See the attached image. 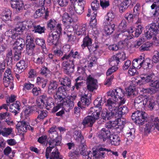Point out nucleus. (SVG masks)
I'll use <instances>...</instances> for the list:
<instances>
[{"mask_svg":"<svg viewBox=\"0 0 159 159\" xmlns=\"http://www.w3.org/2000/svg\"><path fill=\"white\" fill-rule=\"evenodd\" d=\"M81 58L80 52L78 51L74 52L72 50L68 55L65 54L61 58L64 61L62 66L64 73L67 75H70L74 71L75 62Z\"/></svg>","mask_w":159,"mask_h":159,"instance_id":"nucleus-1","label":"nucleus"},{"mask_svg":"<svg viewBox=\"0 0 159 159\" xmlns=\"http://www.w3.org/2000/svg\"><path fill=\"white\" fill-rule=\"evenodd\" d=\"M110 107V129L111 128H117V125H120L119 123L121 119H119L120 115H124L128 113V110L125 106H122L119 107V104L115 102Z\"/></svg>","mask_w":159,"mask_h":159,"instance_id":"nucleus-2","label":"nucleus"},{"mask_svg":"<svg viewBox=\"0 0 159 159\" xmlns=\"http://www.w3.org/2000/svg\"><path fill=\"white\" fill-rule=\"evenodd\" d=\"M110 92V107H111V104L115 102L118 103L117 102L118 98L120 99V103L121 104L125 103V100L124 98L125 95L124 90L120 88H117Z\"/></svg>","mask_w":159,"mask_h":159,"instance_id":"nucleus-3","label":"nucleus"},{"mask_svg":"<svg viewBox=\"0 0 159 159\" xmlns=\"http://www.w3.org/2000/svg\"><path fill=\"white\" fill-rule=\"evenodd\" d=\"M131 118L136 124L143 125L148 120V116L145 111L137 110L133 112Z\"/></svg>","mask_w":159,"mask_h":159,"instance_id":"nucleus-4","label":"nucleus"},{"mask_svg":"<svg viewBox=\"0 0 159 159\" xmlns=\"http://www.w3.org/2000/svg\"><path fill=\"white\" fill-rule=\"evenodd\" d=\"M102 98L101 97H98L94 101V105L95 106L94 107H91L89 109V114H91L92 117L96 121L99 119L100 115V111L102 109L101 107L98 106H101L103 104L102 102Z\"/></svg>","mask_w":159,"mask_h":159,"instance_id":"nucleus-5","label":"nucleus"},{"mask_svg":"<svg viewBox=\"0 0 159 159\" xmlns=\"http://www.w3.org/2000/svg\"><path fill=\"white\" fill-rule=\"evenodd\" d=\"M158 33H159V23L157 22L152 23L146 27L145 35L148 39H150Z\"/></svg>","mask_w":159,"mask_h":159,"instance_id":"nucleus-6","label":"nucleus"},{"mask_svg":"<svg viewBox=\"0 0 159 159\" xmlns=\"http://www.w3.org/2000/svg\"><path fill=\"white\" fill-rule=\"evenodd\" d=\"M132 0H115L113 4L116 6H118L121 13L123 12L131 5L133 6L132 3Z\"/></svg>","mask_w":159,"mask_h":159,"instance_id":"nucleus-7","label":"nucleus"},{"mask_svg":"<svg viewBox=\"0 0 159 159\" xmlns=\"http://www.w3.org/2000/svg\"><path fill=\"white\" fill-rule=\"evenodd\" d=\"M105 149V148H98L96 149L95 150L93 151V153L90 151L86 153V155L84 156L87 157V159H98L101 157H103V155L105 154V152L103 151Z\"/></svg>","mask_w":159,"mask_h":159,"instance_id":"nucleus-8","label":"nucleus"},{"mask_svg":"<svg viewBox=\"0 0 159 159\" xmlns=\"http://www.w3.org/2000/svg\"><path fill=\"white\" fill-rule=\"evenodd\" d=\"M109 123H107L105 128H103L97 134V136L101 140L105 141L107 139L109 138Z\"/></svg>","mask_w":159,"mask_h":159,"instance_id":"nucleus-9","label":"nucleus"},{"mask_svg":"<svg viewBox=\"0 0 159 159\" xmlns=\"http://www.w3.org/2000/svg\"><path fill=\"white\" fill-rule=\"evenodd\" d=\"M59 35L56 34V32L51 31L48 35L47 43L49 46L54 45L56 46L59 39Z\"/></svg>","mask_w":159,"mask_h":159,"instance_id":"nucleus-10","label":"nucleus"},{"mask_svg":"<svg viewBox=\"0 0 159 159\" xmlns=\"http://www.w3.org/2000/svg\"><path fill=\"white\" fill-rule=\"evenodd\" d=\"M3 80L4 84L6 87H8L9 85L11 86L13 84V77L10 68H8L6 70Z\"/></svg>","mask_w":159,"mask_h":159,"instance_id":"nucleus-11","label":"nucleus"},{"mask_svg":"<svg viewBox=\"0 0 159 159\" xmlns=\"http://www.w3.org/2000/svg\"><path fill=\"white\" fill-rule=\"evenodd\" d=\"M58 86V82L55 80H52L49 82L48 86V93L49 94H51L55 93L59 91L60 89H64L63 87H59L57 89Z\"/></svg>","mask_w":159,"mask_h":159,"instance_id":"nucleus-12","label":"nucleus"},{"mask_svg":"<svg viewBox=\"0 0 159 159\" xmlns=\"http://www.w3.org/2000/svg\"><path fill=\"white\" fill-rule=\"evenodd\" d=\"M87 89L90 91H93L97 89V80L92 77L91 75L87 77Z\"/></svg>","mask_w":159,"mask_h":159,"instance_id":"nucleus-13","label":"nucleus"},{"mask_svg":"<svg viewBox=\"0 0 159 159\" xmlns=\"http://www.w3.org/2000/svg\"><path fill=\"white\" fill-rule=\"evenodd\" d=\"M44 13L45 14L44 18L47 19L49 16V12L47 8L46 9L45 7H43L35 11L34 16L35 18H38L42 16Z\"/></svg>","mask_w":159,"mask_h":159,"instance_id":"nucleus-14","label":"nucleus"},{"mask_svg":"<svg viewBox=\"0 0 159 159\" xmlns=\"http://www.w3.org/2000/svg\"><path fill=\"white\" fill-rule=\"evenodd\" d=\"M140 77L143 81L149 84L155 80L156 76L153 72H150L141 75Z\"/></svg>","mask_w":159,"mask_h":159,"instance_id":"nucleus-15","label":"nucleus"},{"mask_svg":"<svg viewBox=\"0 0 159 159\" xmlns=\"http://www.w3.org/2000/svg\"><path fill=\"white\" fill-rule=\"evenodd\" d=\"M16 68L14 70V72L19 74L24 71L27 67V63L24 60H20L16 65Z\"/></svg>","mask_w":159,"mask_h":159,"instance_id":"nucleus-16","label":"nucleus"},{"mask_svg":"<svg viewBox=\"0 0 159 159\" xmlns=\"http://www.w3.org/2000/svg\"><path fill=\"white\" fill-rule=\"evenodd\" d=\"M10 111L16 115L19 113L21 110V103L20 102L16 101L10 105L9 107Z\"/></svg>","mask_w":159,"mask_h":159,"instance_id":"nucleus-17","label":"nucleus"},{"mask_svg":"<svg viewBox=\"0 0 159 159\" xmlns=\"http://www.w3.org/2000/svg\"><path fill=\"white\" fill-rule=\"evenodd\" d=\"M89 96L85 94L80 98V101L78 103V106L83 109L84 107V105H89L91 102L90 99H89Z\"/></svg>","mask_w":159,"mask_h":159,"instance_id":"nucleus-18","label":"nucleus"},{"mask_svg":"<svg viewBox=\"0 0 159 159\" xmlns=\"http://www.w3.org/2000/svg\"><path fill=\"white\" fill-rule=\"evenodd\" d=\"M84 2L83 0H79V2L73 6L75 11L79 15H81L84 12Z\"/></svg>","mask_w":159,"mask_h":159,"instance_id":"nucleus-19","label":"nucleus"},{"mask_svg":"<svg viewBox=\"0 0 159 159\" xmlns=\"http://www.w3.org/2000/svg\"><path fill=\"white\" fill-rule=\"evenodd\" d=\"M146 2H148L149 1L154 2L151 6V7L152 9H155L154 12L153 13V16H157L159 15V0H146Z\"/></svg>","mask_w":159,"mask_h":159,"instance_id":"nucleus-20","label":"nucleus"},{"mask_svg":"<svg viewBox=\"0 0 159 159\" xmlns=\"http://www.w3.org/2000/svg\"><path fill=\"white\" fill-rule=\"evenodd\" d=\"M10 2L12 7L17 11H20L23 6V2L21 0H10Z\"/></svg>","mask_w":159,"mask_h":159,"instance_id":"nucleus-21","label":"nucleus"},{"mask_svg":"<svg viewBox=\"0 0 159 159\" xmlns=\"http://www.w3.org/2000/svg\"><path fill=\"white\" fill-rule=\"evenodd\" d=\"M18 131L20 133L24 134L28 129V123L25 121H21L17 125Z\"/></svg>","mask_w":159,"mask_h":159,"instance_id":"nucleus-22","label":"nucleus"},{"mask_svg":"<svg viewBox=\"0 0 159 159\" xmlns=\"http://www.w3.org/2000/svg\"><path fill=\"white\" fill-rule=\"evenodd\" d=\"M95 121V120L92 118V115H90L84 118L82 123L85 127H91Z\"/></svg>","mask_w":159,"mask_h":159,"instance_id":"nucleus-23","label":"nucleus"},{"mask_svg":"<svg viewBox=\"0 0 159 159\" xmlns=\"http://www.w3.org/2000/svg\"><path fill=\"white\" fill-rule=\"evenodd\" d=\"M144 57V55H141L138 58L134 59L132 61V64L134 67L137 68L138 69L142 67Z\"/></svg>","mask_w":159,"mask_h":159,"instance_id":"nucleus-24","label":"nucleus"},{"mask_svg":"<svg viewBox=\"0 0 159 159\" xmlns=\"http://www.w3.org/2000/svg\"><path fill=\"white\" fill-rule=\"evenodd\" d=\"M86 23L81 24L79 28L76 30V34L79 36L86 35L87 30Z\"/></svg>","mask_w":159,"mask_h":159,"instance_id":"nucleus-25","label":"nucleus"},{"mask_svg":"<svg viewBox=\"0 0 159 159\" xmlns=\"http://www.w3.org/2000/svg\"><path fill=\"white\" fill-rule=\"evenodd\" d=\"M26 51L28 54L30 56L34 54V51L35 47V45L34 42H26Z\"/></svg>","mask_w":159,"mask_h":159,"instance_id":"nucleus-26","label":"nucleus"},{"mask_svg":"<svg viewBox=\"0 0 159 159\" xmlns=\"http://www.w3.org/2000/svg\"><path fill=\"white\" fill-rule=\"evenodd\" d=\"M74 136L75 140L79 143H82L83 144L85 140L81 132L79 130H75L74 132Z\"/></svg>","mask_w":159,"mask_h":159,"instance_id":"nucleus-27","label":"nucleus"},{"mask_svg":"<svg viewBox=\"0 0 159 159\" xmlns=\"http://www.w3.org/2000/svg\"><path fill=\"white\" fill-rule=\"evenodd\" d=\"M156 128V125H155L154 122L151 120V119L146 124L144 128V131L146 133H149L151 131L154 130Z\"/></svg>","mask_w":159,"mask_h":159,"instance_id":"nucleus-28","label":"nucleus"},{"mask_svg":"<svg viewBox=\"0 0 159 159\" xmlns=\"http://www.w3.org/2000/svg\"><path fill=\"white\" fill-rule=\"evenodd\" d=\"M143 28L140 25H138L136 26V28L134 27H131L130 29V32L132 33H134V35L136 37H138L142 33Z\"/></svg>","mask_w":159,"mask_h":159,"instance_id":"nucleus-29","label":"nucleus"},{"mask_svg":"<svg viewBox=\"0 0 159 159\" xmlns=\"http://www.w3.org/2000/svg\"><path fill=\"white\" fill-rule=\"evenodd\" d=\"M70 98V97L69 98L66 97V99L61 105L62 106H64L63 107H69L67 110H66V111H69L70 109L73 108L74 107V102L71 100V98Z\"/></svg>","mask_w":159,"mask_h":159,"instance_id":"nucleus-30","label":"nucleus"},{"mask_svg":"<svg viewBox=\"0 0 159 159\" xmlns=\"http://www.w3.org/2000/svg\"><path fill=\"white\" fill-rule=\"evenodd\" d=\"M26 22L25 21L19 22L16 25L15 28L16 32L22 33L26 29Z\"/></svg>","mask_w":159,"mask_h":159,"instance_id":"nucleus-31","label":"nucleus"},{"mask_svg":"<svg viewBox=\"0 0 159 159\" xmlns=\"http://www.w3.org/2000/svg\"><path fill=\"white\" fill-rule=\"evenodd\" d=\"M59 82L61 85L64 86L70 87L71 86V80L68 77H66L64 78H58Z\"/></svg>","mask_w":159,"mask_h":159,"instance_id":"nucleus-32","label":"nucleus"},{"mask_svg":"<svg viewBox=\"0 0 159 159\" xmlns=\"http://www.w3.org/2000/svg\"><path fill=\"white\" fill-rule=\"evenodd\" d=\"M83 43L81 44V47L83 49L85 47H89L91 46L92 43V39L88 35L84 38L83 40Z\"/></svg>","mask_w":159,"mask_h":159,"instance_id":"nucleus-33","label":"nucleus"},{"mask_svg":"<svg viewBox=\"0 0 159 159\" xmlns=\"http://www.w3.org/2000/svg\"><path fill=\"white\" fill-rule=\"evenodd\" d=\"M144 106L146 105L150 109L152 110L156 105L155 101L152 99L150 98L147 96L146 100H145Z\"/></svg>","mask_w":159,"mask_h":159,"instance_id":"nucleus-34","label":"nucleus"},{"mask_svg":"<svg viewBox=\"0 0 159 159\" xmlns=\"http://www.w3.org/2000/svg\"><path fill=\"white\" fill-rule=\"evenodd\" d=\"M82 80L83 78L81 76L78 77L75 79L74 85L72 87V90H74L75 88L78 90L82 86L84 83Z\"/></svg>","mask_w":159,"mask_h":159,"instance_id":"nucleus-35","label":"nucleus"},{"mask_svg":"<svg viewBox=\"0 0 159 159\" xmlns=\"http://www.w3.org/2000/svg\"><path fill=\"white\" fill-rule=\"evenodd\" d=\"M25 40L22 38H19L16 39L15 44L17 46V48L20 50H22L25 47Z\"/></svg>","mask_w":159,"mask_h":159,"instance_id":"nucleus-36","label":"nucleus"},{"mask_svg":"<svg viewBox=\"0 0 159 159\" xmlns=\"http://www.w3.org/2000/svg\"><path fill=\"white\" fill-rule=\"evenodd\" d=\"M120 138L116 135L110 134V142L112 145H118L120 144Z\"/></svg>","mask_w":159,"mask_h":159,"instance_id":"nucleus-37","label":"nucleus"},{"mask_svg":"<svg viewBox=\"0 0 159 159\" xmlns=\"http://www.w3.org/2000/svg\"><path fill=\"white\" fill-rule=\"evenodd\" d=\"M143 61L142 67L144 69H150L152 68V61L149 58H147L145 59L144 57Z\"/></svg>","mask_w":159,"mask_h":159,"instance_id":"nucleus-38","label":"nucleus"},{"mask_svg":"<svg viewBox=\"0 0 159 159\" xmlns=\"http://www.w3.org/2000/svg\"><path fill=\"white\" fill-rule=\"evenodd\" d=\"M147 96L141 95L136 97L134 100V103L139 104L140 105H144L145 100H146Z\"/></svg>","mask_w":159,"mask_h":159,"instance_id":"nucleus-39","label":"nucleus"},{"mask_svg":"<svg viewBox=\"0 0 159 159\" xmlns=\"http://www.w3.org/2000/svg\"><path fill=\"white\" fill-rule=\"evenodd\" d=\"M69 17H70V16H69V14L68 13H64L61 17V19L62 22L64 24H66L65 25L67 24V23H69V24L70 26H71L73 28L74 26V22L71 21L70 20L69 21H68V18ZM72 21L73 20H72Z\"/></svg>","mask_w":159,"mask_h":159,"instance_id":"nucleus-40","label":"nucleus"},{"mask_svg":"<svg viewBox=\"0 0 159 159\" xmlns=\"http://www.w3.org/2000/svg\"><path fill=\"white\" fill-rule=\"evenodd\" d=\"M127 22L125 20H122L119 25L118 27L120 31L122 32L125 31L130 32V30L127 29L126 25Z\"/></svg>","mask_w":159,"mask_h":159,"instance_id":"nucleus-41","label":"nucleus"},{"mask_svg":"<svg viewBox=\"0 0 159 159\" xmlns=\"http://www.w3.org/2000/svg\"><path fill=\"white\" fill-rule=\"evenodd\" d=\"M48 80L43 78L38 77L36 79V84L41 86L42 88L44 89L46 86Z\"/></svg>","mask_w":159,"mask_h":159,"instance_id":"nucleus-42","label":"nucleus"},{"mask_svg":"<svg viewBox=\"0 0 159 159\" xmlns=\"http://www.w3.org/2000/svg\"><path fill=\"white\" fill-rule=\"evenodd\" d=\"M47 143L50 146L53 148L59 145L61 143L60 139H50L48 138L47 139Z\"/></svg>","mask_w":159,"mask_h":159,"instance_id":"nucleus-43","label":"nucleus"},{"mask_svg":"<svg viewBox=\"0 0 159 159\" xmlns=\"http://www.w3.org/2000/svg\"><path fill=\"white\" fill-rule=\"evenodd\" d=\"M13 56L12 50H10L6 54V60L7 65L11 66L12 65Z\"/></svg>","mask_w":159,"mask_h":159,"instance_id":"nucleus-44","label":"nucleus"},{"mask_svg":"<svg viewBox=\"0 0 159 159\" xmlns=\"http://www.w3.org/2000/svg\"><path fill=\"white\" fill-rule=\"evenodd\" d=\"M126 92H125V95L129 97H132L136 95V91L135 89L133 88L132 86H129L125 89Z\"/></svg>","mask_w":159,"mask_h":159,"instance_id":"nucleus-45","label":"nucleus"},{"mask_svg":"<svg viewBox=\"0 0 159 159\" xmlns=\"http://www.w3.org/2000/svg\"><path fill=\"white\" fill-rule=\"evenodd\" d=\"M80 144L79 146V148L80 153L83 155V156H85L86 153L88 152L89 151H86L87 146L85 144V142L83 144L82 143H80Z\"/></svg>","mask_w":159,"mask_h":159,"instance_id":"nucleus-46","label":"nucleus"},{"mask_svg":"<svg viewBox=\"0 0 159 159\" xmlns=\"http://www.w3.org/2000/svg\"><path fill=\"white\" fill-rule=\"evenodd\" d=\"M149 85L151 87L154 89V92L158 91L159 90V79L158 80L156 79L154 80L152 82H151L149 84Z\"/></svg>","mask_w":159,"mask_h":159,"instance_id":"nucleus-47","label":"nucleus"},{"mask_svg":"<svg viewBox=\"0 0 159 159\" xmlns=\"http://www.w3.org/2000/svg\"><path fill=\"white\" fill-rule=\"evenodd\" d=\"M57 23V22L54 20H50L47 23L48 28L50 30H52L51 31H53V30L56 28Z\"/></svg>","mask_w":159,"mask_h":159,"instance_id":"nucleus-48","label":"nucleus"},{"mask_svg":"<svg viewBox=\"0 0 159 159\" xmlns=\"http://www.w3.org/2000/svg\"><path fill=\"white\" fill-rule=\"evenodd\" d=\"M35 42L37 45L41 46L43 50L44 49L45 51L47 50V49L46 48L45 41L44 39H40L39 38H36L35 39Z\"/></svg>","mask_w":159,"mask_h":159,"instance_id":"nucleus-49","label":"nucleus"},{"mask_svg":"<svg viewBox=\"0 0 159 159\" xmlns=\"http://www.w3.org/2000/svg\"><path fill=\"white\" fill-rule=\"evenodd\" d=\"M54 105V103L53 99L51 98H49L47 100L46 102L44 104L47 110H49L50 108L52 107Z\"/></svg>","mask_w":159,"mask_h":159,"instance_id":"nucleus-50","label":"nucleus"},{"mask_svg":"<svg viewBox=\"0 0 159 159\" xmlns=\"http://www.w3.org/2000/svg\"><path fill=\"white\" fill-rule=\"evenodd\" d=\"M120 61L119 58L116 56L114 55L110 59L111 66H117Z\"/></svg>","mask_w":159,"mask_h":159,"instance_id":"nucleus-51","label":"nucleus"},{"mask_svg":"<svg viewBox=\"0 0 159 159\" xmlns=\"http://www.w3.org/2000/svg\"><path fill=\"white\" fill-rule=\"evenodd\" d=\"M56 93V95H57L56 97H55V96H54V98L55 99H58L60 100V103L59 104L61 105H62V103L65 100L66 98H66L65 96V94H63V93H62V95H61V93H60V94H57V93Z\"/></svg>","mask_w":159,"mask_h":159,"instance_id":"nucleus-52","label":"nucleus"},{"mask_svg":"<svg viewBox=\"0 0 159 159\" xmlns=\"http://www.w3.org/2000/svg\"><path fill=\"white\" fill-rule=\"evenodd\" d=\"M73 5L71 4L68 7L67 9L69 16H70L71 18H74L75 17V13Z\"/></svg>","mask_w":159,"mask_h":159,"instance_id":"nucleus-53","label":"nucleus"},{"mask_svg":"<svg viewBox=\"0 0 159 159\" xmlns=\"http://www.w3.org/2000/svg\"><path fill=\"white\" fill-rule=\"evenodd\" d=\"M45 28L44 26L41 27L40 25H35L34 26V30L35 33H38L42 34L44 32Z\"/></svg>","mask_w":159,"mask_h":159,"instance_id":"nucleus-54","label":"nucleus"},{"mask_svg":"<svg viewBox=\"0 0 159 159\" xmlns=\"http://www.w3.org/2000/svg\"><path fill=\"white\" fill-rule=\"evenodd\" d=\"M101 116L104 120H108L109 118V112L108 111L106 108L103 109Z\"/></svg>","mask_w":159,"mask_h":159,"instance_id":"nucleus-55","label":"nucleus"},{"mask_svg":"<svg viewBox=\"0 0 159 159\" xmlns=\"http://www.w3.org/2000/svg\"><path fill=\"white\" fill-rule=\"evenodd\" d=\"M60 153L57 149H56L55 151L52 152L51 154L49 157L50 159H61L59 157Z\"/></svg>","mask_w":159,"mask_h":159,"instance_id":"nucleus-56","label":"nucleus"},{"mask_svg":"<svg viewBox=\"0 0 159 159\" xmlns=\"http://www.w3.org/2000/svg\"><path fill=\"white\" fill-rule=\"evenodd\" d=\"M11 11L9 9H6L2 12V17L3 19H9L11 17Z\"/></svg>","mask_w":159,"mask_h":159,"instance_id":"nucleus-57","label":"nucleus"},{"mask_svg":"<svg viewBox=\"0 0 159 159\" xmlns=\"http://www.w3.org/2000/svg\"><path fill=\"white\" fill-rule=\"evenodd\" d=\"M88 58L89 60V66L91 67L93 66V64L96 63L97 59L96 57L94 55L89 56Z\"/></svg>","mask_w":159,"mask_h":159,"instance_id":"nucleus-58","label":"nucleus"},{"mask_svg":"<svg viewBox=\"0 0 159 159\" xmlns=\"http://www.w3.org/2000/svg\"><path fill=\"white\" fill-rule=\"evenodd\" d=\"M109 22H103L104 31L103 33L104 35L106 36H108L109 35Z\"/></svg>","mask_w":159,"mask_h":159,"instance_id":"nucleus-59","label":"nucleus"},{"mask_svg":"<svg viewBox=\"0 0 159 159\" xmlns=\"http://www.w3.org/2000/svg\"><path fill=\"white\" fill-rule=\"evenodd\" d=\"M41 89L39 87L34 86L31 90V93L34 96H38L41 93Z\"/></svg>","mask_w":159,"mask_h":159,"instance_id":"nucleus-60","label":"nucleus"},{"mask_svg":"<svg viewBox=\"0 0 159 159\" xmlns=\"http://www.w3.org/2000/svg\"><path fill=\"white\" fill-rule=\"evenodd\" d=\"M136 69H137V68L134 67L133 65L130 66L128 70L129 74L131 76L138 74V72Z\"/></svg>","mask_w":159,"mask_h":159,"instance_id":"nucleus-61","label":"nucleus"},{"mask_svg":"<svg viewBox=\"0 0 159 159\" xmlns=\"http://www.w3.org/2000/svg\"><path fill=\"white\" fill-rule=\"evenodd\" d=\"M3 132L2 134V136L5 137H7L10 135L12 133V129L11 128H7L4 127L3 128Z\"/></svg>","mask_w":159,"mask_h":159,"instance_id":"nucleus-62","label":"nucleus"},{"mask_svg":"<svg viewBox=\"0 0 159 159\" xmlns=\"http://www.w3.org/2000/svg\"><path fill=\"white\" fill-rule=\"evenodd\" d=\"M32 113V111L30 107V106L26 107L23 110L22 112V114H24V116H29Z\"/></svg>","mask_w":159,"mask_h":159,"instance_id":"nucleus-63","label":"nucleus"},{"mask_svg":"<svg viewBox=\"0 0 159 159\" xmlns=\"http://www.w3.org/2000/svg\"><path fill=\"white\" fill-rule=\"evenodd\" d=\"M40 74L46 77H47L48 75H50V71L47 67L44 66L41 70Z\"/></svg>","mask_w":159,"mask_h":159,"instance_id":"nucleus-64","label":"nucleus"}]
</instances>
